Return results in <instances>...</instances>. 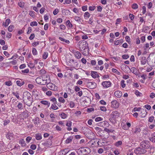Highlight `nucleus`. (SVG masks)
I'll return each mask as SVG.
<instances>
[{
  "mask_svg": "<svg viewBox=\"0 0 155 155\" xmlns=\"http://www.w3.org/2000/svg\"><path fill=\"white\" fill-rule=\"evenodd\" d=\"M147 112L145 109H142L140 113V116L142 117H145L147 115Z\"/></svg>",
  "mask_w": 155,
  "mask_h": 155,
  "instance_id": "nucleus-12",
  "label": "nucleus"
},
{
  "mask_svg": "<svg viewBox=\"0 0 155 155\" xmlns=\"http://www.w3.org/2000/svg\"><path fill=\"white\" fill-rule=\"evenodd\" d=\"M41 103L43 104L47 105V107H48L50 105V103L46 101H41Z\"/></svg>",
  "mask_w": 155,
  "mask_h": 155,
  "instance_id": "nucleus-28",
  "label": "nucleus"
},
{
  "mask_svg": "<svg viewBox=\"0 0 155 155\" xmlns=\"http://www.w3.org/2000/svg\"><path fill=\"white\" fill-rule=\"evenodd\" d=\"M73 139L72 137L70 136L65 140V142L66 143H69L72 141Z\"/></svg>",
  "mask_w": 155,
  "mask_h": 155,
  "instance_id": "nucleus-25",
  "label": "nucleus"
},
{
  "mask_svg": "<svg viewBox=\"0 0 155 155\" xmlns=\"http://www.w3.org/2000/svg\"><path fill=\"white\" fill-rule=\"evenodd\" d=\"M16 83L18 86L21 87L24 84L25 82L22 80H18L16 81Z\"/></svg>",
  "mask_w": 155,
  "mask_h": 155,
  "instance_id": "nucleus-18",
  "label": "nucleus"
},
{
  "mask_svg": "<svg viewBox=\"0 0 155 155\" xmlns=\"http://www.w3.org/2000/svg\"><path fill=\"white\" fill-rule=\"evenodd\" d=\"M29 15L33 18L35 17V12L34 11H30L29 12Z\"/></svg>",
  "mask_w": 155,
  "mask_h": 155,
  "instance_id": "nucleus-41",
  "label": "nucleus"
},
{
  "mask_svg": "<svg viewBox=\"0 0 155 155\" xmlns=\"http://www.w3.org/2000/svg\"><path fill=\"white\" fill-rule=\"evenodd\" d=\"M81 51H82V54L85 56L88 55L89 54V49L88 48H86L85 49H83V50H80Z\"/></svg>",
  "mask_w": 155,
  "mask_h": 155,
  "instance_id": "nucleus-13",
  "label": "nucleus"
},
{
  "mask_svg": "<svg viewBox=\"0 0 155 155\" xmlns=\"http://www.w3.org/2000/svg\"><path fill=\"white\" fill-rule=\"evenodd\" d=\"M30 25L31 26H37L38 25V23L36 21H34L33 22H31L30 23Z\"/></svg>",
  "mask_w": 155,
  "mask_h": 155,
  "instance_id": "nucleus-43",
  "label": "nucleus"
},
{
  "mask_svg": "<svg viewBox=\"0 0 155 155\" xmlns=\"http://www.w3.org/2000/svg\"><path fill=\"white\" fill-rule=\"evenodd\" d=\"M94 110V108L93 107H90L87 109V111L90 112Z\"/></svg>",
  "mask_w": 155,
  "mask_h": 155,
  "instance_id": "nucleus-56",
  "label": "nucleus"
},
{
  "mask_svg": "<svg viewBox=\"0 0 155 155\" xmlns=\"http://www.w3.org/2000/svg\"><path fill=\"white\" fill-rule=\"evenodd\" d=\"M32 121L36 127H38L40 123V120L38 117H36L32 120Z\"/></svg>",
  "mask_w": 155,
  "mask_h": 155,
  "instance_id": "nucleus-11",
  "label": "nucleus"
},
{
  "mask_svg": "<svg viewBox=\"0 0 155 155\" xmlns=\"http://www.w3.org/2000/svg\"><path fill=\"white\" fill-rule=\"evenodd\" d=\"M90 16V14L88 12H85L84 14V16L85 19H87Z\"/></svg>",
  "mask_w": 155,
  "mask_h": 155,
  "instance_id": "nucleus-27",
  "label": "nucleus"
},
{
  "mask_svg": "<svg viewBox=\"0 0 155 155\" xmlns=\"http://www.w3.org/2000/svg\"><path fill=\"white\" fill-rule=\"evenodd\" d=\"M114 94L116 97H121L122 95V93L120 91H115Z\"/></svg>",
  "mask_w": 155,
  "mask_h": 155,
  "instance_id": "nucleus-16",
  "label": "nucleus"
},
{
  "mask_svg": "<svg viewBox=\"0 0 155 155\" xmlns=\"http://www.w3.org/2000/svg\"><path fill=\"white\" fill-rule=\"evenodd\" d=\"M17 108L21 110L23 109V106L22 103H19L17 106Z\"/></svg>",
  "mask_w": 155,
  "mask_h": 155,
  "instance_id": "nucleus-33",
  "label": "nucleus"
},
{
  "mask_svg": "<svg viewBox=\"0 0 155 155\" xmlns=\"http://www.w3.org/2000/svg\"><path fill=\"white\" fill-rule=\"evenodd\" d=\"M91 76L94 78H96L98 77V75L97 73L95 71H91Z\"/></svg>",
  "mask_w": 155,
  "mask_h": 155,
  "instance_id": "nucleus-15",
  "label": "nucleus"
},
{
  "mask_svg": "<svg viewBox=\"0 0 155 155\" xmlns=\"http://www.w3.org/2000/svg\"><path fill=\"white\" fill-rule=\"evenodd\" d=\"M10 19H6L5 21V23H3V25L5 27H6L10 23Z\"/></svg>",
  "mask_w": 155,
  "mask_h": 155,
  "instance_id": "nucleus-26",
  "label": "nucleus"
},
{
  "mask_svg": "<svg viewBox=\"0 0 155 155\" xmlns=\"http://www.w3.org/2000/svg\"><path fill=\"white\" fill-rule=\"evenodd\" d=\"M111 84V83L110 81H103L102 83V85L103 87L106 88L110 87Z\"/></svg>",
  "mask_w": 155,
  "mask_h": 155,
  "instance_id": "nucleus-9",
  "label": "nucleus"
},
{
  "mask_svg": "<svg viewBox=\"0 0 155 155\" xmlns=\"http://www.w3.org/2000/svg\"><path fill=\"white\" fill-rule=\"evenodd\" d=\"M140 128L139 127L136 128L133 130V133L135 134H137L140 132Z\"/></svg>",
  "mask_w": 155,
  "mask_h": 155,
  "instance_id": "nucleus-29",
  "label": "nucleus"
},
{
  "mask_svg": "<svg viewBox=\"0 0 155 155\" xmlns=\"http://www.w3.org/2000/svg\"><path fill=\"white\" fill-rule=\"evenodd\" d=\"M122 57L123 59H126L129 58V56L127 54H124L122 55Z\"/></svg>",
  "mask_w": 155,
  "mask_h": 155,
  "instance_id": "nucleus-57",
  "label": "nucleus"
},
{
  "mask_svg": "<svg viewBox=\"0 0 155 155\" xmlns=\"http://www.w3.org/2000/svg\"><path fill=\"white\" fill-rule=\"evenodd\" d=\"M100 109L101 111H105L107 110L105 106H102L100 107Z\"/></svg>",
  "mask_w": 155,
  "mask_h": 155,
  "instance_id": "nucleus-54",
  "label": "nucleus"
},
{
  "mask_svg": "<svg viewBox=\"0 0 155 155\" xmlns=\"http://www.w3.org/2000/svg\"><path fill=\"white\" fill-rule=\"evenodd\" d=\"M72 122L71 121H67L66 125L67 127H71V126Z\"/></svg>",
  "mask_w": 155,
  "mask_h": 155,
  "instance_id": "nucleus-49",
  "label": "nucleus"
},
{
  "mask_svg": "<svg viewBox=\"0 0 155 155\" xmlns=\"http://www.w3.org/2000/svg\"><path fill=\"white\" fill-rule=\"evenodd\" d=\"M14 29V27L13 25H10L8 28V30L10 32H12Z\"/></svg>",
  "mask_w": 155,
  "mask_h": 155,
  "instance_id": "nucleus-38",
  "label": "nucleus"
},
{
  "mask_svg": "<svg viewBox=\"0 0 155 155\" xmlns=\"http://www.w3.org/2000/svg\"><path fill=\"white\" fill-rule=\"evenodd\" d=\"M61 152H62L63 154L65 155L68 152V150L67 149H65L64 150H62Z\"/></svg>",
  "mask_w": 155,
  "mask_h": 155,
  "instance_id": "nucleus-45",
  "label": "nucleus"
},
{
  "mask_svg": "<svg viewBox=\"0 0 155 155\" xmlns=\"http://www.w3.org/2000/svg\"><path fill=\"white\" fill-rule=\"evenodd\" d=\"M31 97H27V99L28 100V101L26 102V104L29 106H30L32 104V101L31 99Z\"/></svg>",
  "mask_w": 155,
  "mask_h": 155,
  "instance_id": "nucleus-21",
  "label": "nucleus"
},
{
  "mask_svg": "<svg viewBox=\"0 0 155 155\" xmlns=\"http://www.w3.org/2000/svg\"><path fill=\"white\" fill-rule=\"evenodd\" d=\"M79 48L80 50H83V49H85L86 48H88L87 46L88 44L86 41L83 42L80 41L79 42Z\"/></svg>",
  "mask_w": 155,
  "mask_h": 155,
  "instance_id": "nucleus-3",
  "label": "nucleus"
},
{
  "mask_svg": "<svg viewBox=\"0 0 155 155\" xmlns=\"http://www.w3.org/2000/svg\"><path fill=\"white\" fill-rule=\"evenodd\" d=\"M23 96L24 97H30L31 95L28 92L25 91L23 93Z\"/></svg>",
  "mask_w": 155,
  "mask_h": 155,
  "instance_id": "nucleus-30",
  "label": "nucleus"
},
{
  "mask_svg": "<svg viewBox=\"0 0 155 155\" xmlns=\"http://www.w3.org/2000/svg\"><path fill=\"white\" fill-rule=\"evenodd\" d=\"M135 94L137 96H142V94L140 92L136 90L135 92Z\"/></svg>",
  "mask_w": 155,
  "mask_h": 155,
  "instance_id": "nucleus-36",
  "label": "nucleus"
},
{
  "mask_svg": "<svg viewBox=\"0 0 155 155\" xmlns=\"http://www.w3.org/2000/svg\"><path fill=\"white\" fill-rule=\"evenodd\" d=\"M138 6L137 4L136 3H134L132 4V8L134 9H136L138 8Z\"/></svg>",
  "mask_w": 155,
  "mask_h": 155,
  "instance_id": "nucleus-35",
  "label": "nucleus"
},
{
  "mask_svg": "<svg viewBox=\"0 0 155 155\" xmlns=\"http://www.w3.org/2000/svg\"><path fill=\"white\" fill-rule=\"evenodd\" d=\"M143 134L145 135H147L148 134V132L147 130L145 129L143 130Z\"/></svg>",
  "mask_w": 155,
  "mask_h": 155,
  "instance_id": "nucleus-62",
  "label": "nucleus"
},
{
  "mask_svg": "<svg viewBox=\"0 0 155 155\" xmlns=\"http://www.w3.org/2000/svg\"><path fill=\"white\" fill-rule=\"evenodd\" d=\"M103 120V118L100 117H98L95 119V121L96 122H98Z\"/></svg>",
  "mask_w": 155,
  "mask_h": 155,
  "instance_id": "nucleus-44",
  "label": "nucleus"
},
{
  "mask_svg": "<svg viewBox=\"0 0 155 155\" xmlns=\"http://www.w3.org/2000/svg\"><path fill=\"white\" fill-rule=\"evenodd\" d=\"M48 56V53L47 52H45L43 54V58L44 59H46L47 58Z\"/></svg>",
  "mask_w": 155,
  "mask_h": 155,
  "instance_id": "nucleus-34",
  "label": "nucleus"
},
{
  "mask_svg": "<svg viewBox=\"0 0 155 155\" xmlns=\"http://www.w3.org/2000/svg\"><path fill=\"white\" fill-rule=\"evenodd\" d=\"M97 125L99 126L103 127H106L108 126V123L107 121H104L98 123L97 124Z\"/></svg>",
  "mask_w": 155,
  "mask_h": 155,
  "instance_id": "nucleus-7",
  "label": "nucleus"
},
{
  "mask_svg": "<svg viewBox=\"0 0 155 155\" xmlns=\"http://www.w3.org/2000/svg\"><path fill=\"white\" fill-rule=\"evenodd\" d=\"M61 116V117L62 119H65L67 117V115L66 114L64 113H61V114H59Z\"/></svg>",
  "mask_w": 155,
  "mask_h": 155,
  "instance_id": "nucleus-32",
  "label": "nucleus"
},
{
  "mask_svg": "<svg viewBox=\"0 0 155 155\" xmlns=\"http://www.w3.org/2000/svg\"><path fill=\"white\" fill-rule=\"evenodd\" d=\"M66 24L68 28H72L73 26L72 24L71 23L69 20L67 21L66 22Z\"/></svg>",
  "mask_w": 155,
  "mask_h": 155,
  "instance_id": "nucleus-20",
  "label": "nucleus"
},
{
  "mask_svg": "<svg viewBox=\"0 0 155 155\" xmlns=\"http://www.w3.org/2000/svg\"><path fill=\"white\" fill-rule=\"evenodd\" d=\"M119 106V103L116 100L113 101L111 102V107L114 108H117Z\"/></svg>",
  "mask_w": 155,
  "mask_h": 155,
  "instance_id": "nucleus-10",
  "label": "nucleus"
},
{
  "mask_svg": "<svg viewBox=\"0 0 155 155\" xmlns=\"http://www.w3.org/2000/svg\"><path fill=\"white\" fill-rule=\"evenodd\" d=\"M141 63L142 65H144L145 64L147 63V59L145 57H141L140 59Z\"/></svg>",
  "mask_w": 155,
  "mask_h": 155,
  "instance_id": "nucleus-17",
  "label": "nucleus"
},
{
  "mask_svg": "<svg viewBox=\"0 0 155 155\" xmlns=\"http://www.w3.org/2000/svg\"><path fill=\"white\" fill-rule=\"evenodd\" d=\"M125 39L126 40V41L128 42V43H130V38L129 36H126L125 37Z\"/></svg>",
  "mask_w": 155,
  "mask_h": 155,
  "instance_id": "nucleus-46",
  "label": "nucleus"
},
{
  "mask_svg": "<svg viewBox=\"0 0 155 155\" xmlns=\"http://www.w3.org/2000/svg\"><path fill=\"white\" fill-rule=\"evenodd\" d=\"M42 136L41 134L37 133L35 134V138L37 140H39L42 139Z\"/></svg>",
  "mask_w": 155,
  "mask_h": 155,
  "instance_id": "nucleus-19",
  "label": "nucleus"
},
{
  "mask_svg": "<svg viewBox=\"0 0 155 155\" xmlns=\"http://www.w3.org/2000/svg\"><path fill=\"white\" fill-rule=\"evenodd\" d=\"M51 108L54 110H57L58 108V107L54 104H53L51 106Z\"/></svg>",
  "mask_w": 155,
  "mask_h": 155,
  "instance_id": "nucleus-47",
  "label": "nucleus"
},
{
  "mask_svg": "<svg viewBox=\"0 0 155 155\" xmlns=\"http://www.w3.org/2000/svg\"><path fill=\"white\" fill-rule=\"evenodd\" d=\"M46 73V71L44 69H41L40 70V74L41 75L45 74Z\"/></svg>",
  "mask_w": 155,
  "mask_h": 155,
  "instance_id": "nucleus-60",
  "label": "nucleus"
},
{
  "mask_svg": "<svg viewBox=\"0 0 155 155\" xmlns=\"http://www.w3.org/2000/svg\"><path fill=\"white\" fill-rule=\"evenodd\" d=\"M74 54L75 57L78 59H80L81 58V54L79 51H77L74 52Z\"/></svg>",
  "mask_w": 155,
  "mask_h": 155,
  "instance_id": "nucleus-14",
  "label": "nucleus"
},
{
  "mask_svg": "<svg viewBox=\"0 0 155 155\" xmlns=\"http://www.w3.org/2000/svg\"><path fill=\"white\" fill-rule=\"evenodd\" d=\"M154 118V117L153 116H151L149 118L148 120V121L150 122H152L153 120V119Z\"/></svg>",
  "mask_w": 155,
  "mask_h": 155,
  "instance_id": "nucleus-59",
  "label": "nucleus"
},
{
  "mask_svg": "<svg viewBox=\"0 0 155 155\" xmlns=\"http://www.w3.org/2000/svg\"><path fill=\"white\" fill-rule=\"evenodd\" d=\"M13 134L12 133L9 132L6 135L7 138L9 140H11L13 137Z\"/></svg>",
  "mask_w": 155,
  "mask_h": 155,
  "instance_id": "nucleus-24",
  "label": "nucleus"
},
{
  "mask_svg": "<svg viewBox=\"0 0 155 155\" xmlns=\"http://www.w3.org/2000/svg\"><path fill=\"white\" fill-rule=\"evenodd\" d=\"M30 148L33 150H35L36 148V146L35 144H31L30 146Z\"/></svg>",
  "mask_w": 155,
  "mask_h": 155,
  "instance_id": "nucleus-55",
  "label": "nucleus"
},
{
  "mask_svg": "<svg viewBox=\"0 0 155 155\" xmlns=\"http://www.w3.org/2000/svg\"><path fill=\"white\" fill-rule=\"evenodd\" d=\"M125 81L124 80H122L121 82V85L123 88H124L126 86V84L125 83Z\"/></svg>",
  "mask_w": 155,
  "mask_h": 155,
  "instance_id": "nucleus-42",
  "label": "nucleus"
},
{
  "mask_svg": "<svg viewBox=\"0 0 155 155\" xmlns=\"http://www.w3.org/2000/svg\"><path fill=\"white\" fill-rule=\"evenodd\" d=\"M60 28L63 30H64L66 29L65 26L63 25H61L60 26Z\"/></svg>",
  "mask_w": 155,
  "mask_h": 155,
  "instance_id": "nucleus-64",
  "label": "nucleus"
},
{
  "mask_svg": "<svg viewBox=\"0 0 155 155\" xmlns=\"http://www.w3.org/2000/svg\"><path fill=\"white\" fill-rule=\"evenodd\" d=\"M46 79H43L41 77H39L37 78L36 80V83L39 84L45 85L46 84L47 82H49V80L48 79V77L46 76Z\"/></svg>",
  "mask_w": 155,
  "mask_h": 155,
  "instance_id": "nucleus-1",
  "label": "nucleus"
},
{
  "mask_svg": "<svg viewBox=\"0 0 155 155\" xmlns=\"http://www.w3.org/2000/svg\"><path fill=\"white\" fill-rule=\"evenodd\" d=\"M74 19L75 20L78 22L81 21V18L80 17L77 16H75L74 17Z\"/></svg>",
  "mask_w": 155,
  "mask_h": 155,
  "instance_id": "nucleus-37",
  "label": "nucleus"
},
{
  "mask_svg": "<svg viewBox=\"0 0 155 155\" xmlns=\"http://www.w3.org/2000/svg\"><path fill=\"white\" fill-rule=\"evenodd\" d=\"M142 8L143 10L142 13L144 14L146 12V7L145 6H143L142 7Z\"/></svg>",
  "mask_w": 155,
  "mask_h": 155,
  "instance_id": "nucleus-51",
  "label": "nucleus"
},
{
  "mask_svg": "<svg viewBox=\"0 0 155 155\" xmlns=\"http://www.w3.org/2000/svg\"><path fill=\"white\" fill-rule=\"evenodd\" d=\"M125 65L126 68L127 67L130 70V71L132 72L133 73L137 75H138L139 71L136 68L134 67H132L131 68H130L128 66Z\"/></svg>",
  "mask_w": 155,
  "mask_h": 155,
  "instance_id": "nucleus-6",
  "label": "nucleus"
},
{
  "mask_svg": "<svg viewBox=\"0 0 155 155\" xmlns=\"http://www.w3.org/2000/svg\"><path fill=\"white\" fill-rule=\"evenodd\" d=\"M129 18L130 19V20L132 21L134 19V15L133 14H130L129 15Z\"/></svg>",
  "mask_w": 155,
  "mask_h": 155,
  "instance_id": "nucleus-61",
  "label": "nucleus"
},
{
  "mask_svg": "<svg viewBox=\"0 0 155 155\" xmlns=\"http://www.w3.org/2000/svg\"><path fill=\"white\" fill-rule=\"evenodd\" d=\"M58 100L60 102L63 103H64L65 101L63 97H59Z\"/></svg>",
  "mask_w": 155,
  "mask_h": 155,
  "instance_id": "nucleus-63",
  "label": "nucleus"
},
{
  "mask_svg": "<svg viewBox=\"0 0 155 155\" xmlns=\"http://www.w3.org/2000/svg\"><path fill=\"white\" fill-rule=\"evenodd\" d=\"M32 139V138L31 137H27L26 139V142L27 143H29L30 142V141Z\"/></svg>",
  "mask_w": 155,
  "mask_h": 155,
  "instance_id": "nucleus-52",
  "label": "nucleus"
},
{
  "mask_svg": "<svg viewBox=\"0 0 155 155\" xmlns=\"http://www.w3.org/2000/svg\"><path fill=\"white\" fill-rule=\"evenodd\" d=\"M32 53L34 55H36L37 54V51L36 49L35 48H33L32 50Z\"/></svg>",
  "mask_w": 155,
  "mask_h": 155,
  "instance_id": "nucleus-39",
  "label": "nucleus"
},
{
  "mask_svg": "<svg viewBox=\"0 0 155 155\" xmlns=\"http://www.w3.org/2000/svg\"><path fill=\"white\" fill-rule=\"evenodd\" d=\"M5 84L8 86H10L12 85V83L11 81H8L5 82Z\"/></svg>",
  "mask_w": 155,
  "mask_h": 155,
  "instance_id": "nucleus-48",
  "label": "nucleus"
},
{
  "mask_svg": "<svg viewBox=\"0 0 155 155\" xmlns=\"http://www.w3.org/2000/svg\"><path fill=\"white\" fill-rule=\"evenodd\" d=\"M59 10L58 9H55L53 12V14L54 15H56L59 12Z\"/></svg>",
  "mask_w": 155,
  "mask_h": 155,
  "instance_id": "nucleus-53",
  "label": "nucleus"
},
{
  "mask_svg": "<svg viewBox=\"0 0 155 155\" xmlns=\"http://www.w3.org/2000/svg\"><path fill=\"white\" fill-rule=\"evenodd\" d=\"M111 115L112 117L114 120L119 117L120 113L117 111H114L112 112Z\"/></svg>",
  "mask_w": 155,
  "mask_h": 155,
  "instance_id": "nucleus-8",
  "label": "nucleus"
},
{
  "mask_svg": "<svg viewBox=\"0 0 155 155\" xmlns=\"http://www.w3.org/2000/svg\"><path fill=\"white\" fill-rule=\"evenodd\" d=\"M19 143L21 146L24 147L26 145V143L24 139L20 140L19 141Z\"/></svg>",
  "mask_w": 155,
  "mask_h": 155,
  "instance_id": "nucleus-23",
  "label": "nucleus"
},
{
  "mask_svg": "<svg viewBox=\"0 0 155 155\" xmlns=\"http://www.w3.org/2000/svg\"><path fill=\"white\" fill-rule=\"evenodd\" d=\"M93 21L94 20L93 19V18L92 17H91L89 19V20L88 21V22L89 24L91 25H92V24L93 22Z\"/></svg>",
  "mask_w": 155,
  "mask_h": 155,
  "instance_id": "nucleus-50",
  "label": "nucleus"
},
{
  "mask_svg": "<svg viewBox=\"0 0 155 155\" xmlns=\"http://www.w3.org/2000/svg\"><path fill=\"white\" fill-rule=\"evenodd\" d=\"M78 152L79 154H81L82 153L84 154V147L79 148L78 151Z\"/></svg>",
  "mask_w": 155,
  "mask_h": 155,
  "instance_id": "nucleus-22",
  "label": "nucleus"
},
{
  "mask_svg": "<svg viewBox=\"0 0 155 155\" xmlns=\"http://www.w3.org/2000/svg\"><path fill=\"white\" fill-rule=\"evenodd\" d=\"M140 146L144 148L147 149L150 147V143L149 141H143L140 143Z\"/></svg>",
  "mask_w": 155,
  "mask_h": 155,
  "instance_id": "nucleus-4",
  "label": "nucleus"
},
{
  "mask_svg": "<svg viewBox=\"0 0 155 155\" xmlns=\"http://www.w3.org/2000/svg\"><path fill=\"white\" fill-rule=\"evenodd\" d=\"M147 152L146 150L140 147H138L135 149L134 150V153L137 155L145 153Z\"/></svg>",
  "mask_w": 155,
  "mask_h": 155,
  "instance_id": "nucleus-2",
  "label": "nucleus"
},
{
  "mask_svg": "<svg viewBox=\"0 0 155 155\" xmlns=\"http://www.w3.org/2000/svg\"><path fill=\"white\" fill-rule=\"evenodd\" d=\"M29 72V70L28 69H26L21 71V73L23 74H27Z\"/></svg>",
  "mask_w": 155,
  "mask_h": 155,
  "instance_id": "nucleus-40",
  "label": "nucleus"
},
{
  "mask_svg": "<svg viewBox=\"0 0 155 155\" xmlns=\"http://www.w3.org/2000/svg\"><path fill=\"white\" fill-rule=\"evenodd\" d=\"M48 79L49 80V82H47L46 84L47 87L49 88V89L51 90H54V87L55 85L54 84H53L51 83H50V78L48 77Z\"/></svg>",
  "mask_w": 155,
  "mask_h": 155,
  "instance_id": "nucleus-5",
  "label": "nucleus"
},
{
  "mask_svg": "<svg viewBox=\"0 0 155 155\" xmlns=\"http://www.w3.org/2000/svg\"><path fill=\"white\" fill-rule=\"evenodd\" d=\"M122 143V142L121 141H118L115 143V145L116 146L118 147L120 145H121Z\"/></svg>",
  "mask_w": 155,
  "mask_h": 155,
  "instance_id": "nucleus-31",
  "label": "nucleus"
},
{
  "mask_svg": "<svg viewBox=\"0 0 155 155\" xmlns=\"http://www.w3.org/2000/svg\"><path fill=\"white\" fill-rule=\"evenodd\" d=\"M144 107L146 108L148 110H150L151 108V106L150 105L148 104L145 105Z\"/></svg>",
  "mask_w": 155,
  "mask_h": 155,
  "instance_id": "nucleus-58",
  "label": "nucleus"
}]
</instances>
